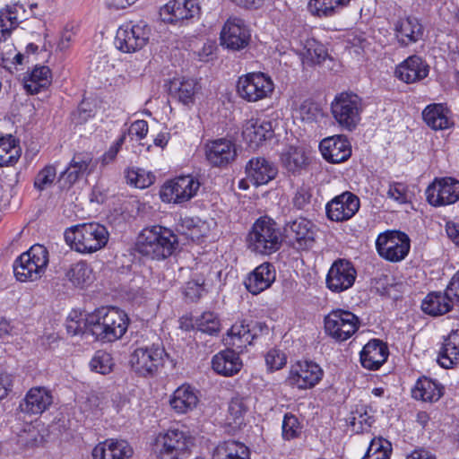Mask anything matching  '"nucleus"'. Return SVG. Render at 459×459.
Wrapping results in <instances>:
<instances>
[{
  "mask_svg": "<svg viewBox=\"0 0 459 459\" xmlns=\"http://www.w3.org/2000/svg\"><path fill=\"white\" fill-rule=\"evenodd\" d=\"M239 96L250 102L268 97L273 91V82L263 73H251L241 76L238 82Z\"/></svg>",
  "mask_w": 459,
  "mask_h": 459,
  "instance_id": "nucleus-14",
  "label": "nucleus"
},
{
  "mask_svg": "<svg viewBox=\"0 0 459 459\" xmlns=\"http://www.w3.org/2000/svg\"><path fill=\"white\" fill-rule=\"evenodd\" d=\"M444 386L431 378L422 377L418 379L412 389V396L423 402L436 403L444 394Z\"/></svg>",
  "mask_w": 459,
  "mask_h": 459,
  "instance_id": "nucleus-33",
  "label": "nucleus"
},
{
  "mask_svg": "<svg viewBox=\"0 0 459 459\" xmlns=\"http://www.w3.org/2000/svg\"><path fill=\"white\" fill-rule=\"evenodd\" d=\"M205 156L213 167L223 168L232 163L237 157V147L233 141L220 138L205 144Z\"/></svg>",
  "mask_w": 459,
  "mask_h": 459,
  "instance_id": "nucleus-21",
  "label": "nucleus"
},
{
  "mask_svg": "<svg viewBox=\"0 0 459 459\" xmlns=\"http://www.w3.org/2000/svg\"><path fill=\"white\" fill-rule=\"evenodd\" d=\"M351 0H310L308 9L317 17H331L339 13Z\"/></svg>",
  "mask_w": 459,
  "mask_h": 459,
  "instance_id": "nucleus-41",
  "label": "nucleus"
},
{
  "mask_svg": "<svg viewBox=\"0 0 459 459\" xmlns=\"http://www.w3.org/2000/svg\"><path fill=\"white\" fill-rule=\"evenodd\" d=\"M165 350L159 344L139 347L130 355L131 369L140 377H153L163 366Z\"/></svg>",
  "mask_w": 459,
  "mask_h": 459,
  "instance_id": "nucleus-10",
  "label": "nucleus"
},
{
  "mask_svg": "<svg viewBox=\"0 0 459 459\" xmlns=\"http://www.w3.org/2000/svg\"><path fill=\"white\" fill-rule=\"evenodd\" d=\"M93 459H114L112 449L108 440L99 444L92 451Z\"/></svg>",
  "mask_w": 459,
  "mask_h": 459,
  "instance_id": "nucleus-64",
  "label": "nucleus"
},
{
  "mask_svg": "<svg viewBox=\"0 0 459 459\" xmlns=\"http://www.w3.org/2000/svg\"><path fill=\"white\" fill-rule=\"evenodd\" d=\"M200 186L199 180L194 176L177 177L162 186L160 198L164 202L182 204L195 197Z\"/></svg>",
  "mask_w": 459,
  "mask_h": 459,
  "instance_id": "nucleus-13",
  "label": "nucleus"
},
{
  "mask_svg": "<svg viewBox=\"0 0 459 459\" xmlns=\"http://www.w3.org/2000/svg\"><path fill=\"white\" fill-rule=\"evenodd\" d=\"M74 29L75 27L73 24H66L64 27L57 42V48L60 51H65L71 47L76 34Z\"/></svg>",
  "mask_w": 459,
  "mask_h": 459,
  "instance_id": "nucleus-59",
  "label": "nucleus"
},
{
  "mask_svg": "<svg viewBox=\"0 0 459 459\" xmlns=\"http://www.w3.org/2000/svg\"><path fill=\"white\" fill-rule=\"evenodd\" d=\"M323 377V370L313 361H297L291 365L286 383L300 390L314 387Z\"/></svg>",
  "mask_w": 459,
  "mask_h": 459,
  "instance_id": "nucleus-17",
  "label": "nucleus"
},
{
  "mask_svg": "<svg viewBox=\"0 0 459 459\" xmlns=\"http://www.w3.org/2000/svg\"><path fill=\"white\" fill-rule=\"evenodd\" d=\"M283 233L289 247L299 252L308 251L316 244L317 228L310 220L299 217L288 221Z\"/></svg>",
  "mask_w": 459,
  "mask_h": 459,
  "instance_id": "nucleus-9",
  "label": "nucleus"
},
{
  "mask_svg": "<svg viewBox=\"0 0 459 459\" xmlns=\"http://www.w3.org/2000/svg\"><path fill=\"white\" fill-rule=\"evenodd\" d=\"M273 135V121L265 117H252L243 126V139L250 147H257Z\"/></svg>",
  "mask_w": 459,
  "mask_h": 459,
  "instance_id": "nucleus-23",
  "label": "nucleus"
},
{
  "mask_svg": "<svg viewBox=\"0 0 459 459\" xmlns=\"http://www.w3.org/2000/svg\"><path fill=\"white\" fill-rule=\"evenodd\" d=\"M56 178V169L53 165L45 166L36 176L34 186L39 191L49 187Z\"/></svg>",
  "mask_w": 459,
  "mask_h": 459,
  "instance_id": "nucleus-52",
  "label": "nucleus"
},
{
  "mask_svg": "<svg viewBox=\"0 0 459 459\" xmlns=\"http://www.w3.org/2000/svg\"><path fill=\"white\" fill-rule=\"evenodd\" d=\"M357 277L353 264L345 259L333 262L326 275V287L333 292L340 293L350 289Z\"/></svg>",
  "mask_w": 459,
  "mask_h": 459,
  "instance_id": "nucleus-18",
  "label": "nucleus"
},
{
  "mask_svg": "<svg viewBox=\"0 0 459 459\" xmlns=\"http://www.w3.org/2000/svg\"><path fill=\"white\" fill-rule=\"evenodd\" d=\"M113 365L111 355L104 351H96L90 362L91 370L102 375L111 372Z\"/></svg>",
  "mask_w": 459,
  "mask_h": 459,
  "instance_id": "nucleus-48",
  "label": "nucleus"
},
{
  "mask_svg": "<svg viewBox=\"0 0 459 459\" xmlns=\"http://www.w3.org/2000/svg\"><path fill=\"white\" fill-rule=\"evenodd\" d=\"M387 197L402 204H407L409 202L407 186L401 182L391 183L387 191Z\"/></svg>",
  "mask_w": 459,
  "mask_h": 459,
  "instance_id": "nucleus-56",
  "label": "nucleus"
},
{
  "mask_svg": "<svg viewBox=\"0 0 459 459\" xmlns=\"http://www.w3.org/2000/svg\"><path fill=\"white\" fill-rule=\"evenodd\" d=\"M311 196L310 188L308 186H302L297 190L293 197V205L297 209H304L310 203Z\"/></svg>",
  "mask_w": 459,
  "mask_h": 459,
  "instance_id": "nucleus-60",
  "label": "nucleus"
},
{
  "mask_svg": "<svg viewBox=\"0 0 459 459\" xmlns=\"http://www.w3.org/2000/svg\"><path fill=\"white\" fill-rule=\"evenodd\" d=\"M212 367L217 374L231 377L240 371L242 361L238 352L231 349H227L213 356Z\"/></svg>",
  "mask_w": 459,
  "mask_h": 459,
  "instance_id": "nucleus-29",
  "label": "nucleus"
},
{
  "mask_svg": "<svg viewBox=\"0 0 459 459\" xmlns=\"http://www.w3.org/2000/svg\"><path fill=\"white\" fill-rule=\"evenodd\" d=\"M51 83V72L48 66H36L27 79L23 87L30 94H37Z\"/></svg>",
  "mask_w": 459,
  "mask_h": 459,
  "instance_id": "nucleus-38",
  "label": "nucleus"
},
{
  "mask_svg": "<svg viewBox=\"0 0 459 459\" xmlns=\"http://www.w3.org/2000/svg\"><path fill=\"white\" fill-rule=\"evenodd\" d=\"M452 299L447 291L431 292L426 296L421 304L422 310L431 316H441L449 312L452 308Z\"/></svg>",
  "mask_w": 459,
  "mask_h": 459,
  "instance_id": "nucleus-36",
  "label": "nucleus"
},
{
  "mask_svg": "<svg viewBox=\"0 0 459 459\" xmlns=\"http://www.w3.org/2000/svg\"><path fill=\"white\" fill-rule=\"evenodd\" d=\"M392 453L391 443L383 438H374L362 459H389Z\"/></svg>",
  "mask_w": 459,
  "mask_h": 459,
  "instance_id": "nucleus-47",
  "label": "nucleus"
},
{
  "mask_svg": "<svg viewBox=\"0 0 459 459\" xmlns=\"http://www.w3.org/2000/svg\"><path fill=\"white\" fill-rule=\"evenodd\" d=\"M48 263L49 254L47 247L35 244L14 261L13 273L19 281H35L44 275Z\"/></svg>",
  "mask_w": 459,
  "mask_h": 459,
  "instance_id": "nucleus-4",
  "label": "nucleus"
},
{
  "mask_svg": "<svg viewBox=\"0 0 459 459\" xmlns=\"http://www.w3.org/2000/svg\"><path fill=\"white\" fill-rule=\"evenodd\" d=\"M92 157L88 152L75 153L68 167L60 174L59 181H64L65 186H71L88 170Z\"/></svg>",
  "mask_w": 459,
  "mask_h": 459,
  "instance_id": "nucleus-30",
  "label": "nucleus"
},
{
  "mask_svg": "<svg viewBox=\"0 0 459 459\" xmlns=\"http://www.w3.org/2000/svg\"><path fill=\"white\" fill-rule=\"evenodd\" d=\"M281 428L282 437L285 440H291L299 437L302 429L298 418L291 413L284 415Z\"/></svg>",
  "mask_w": 459,
  "mask_h": 459,
  "instance_id": "nucleus-49",
  "label": "nucleus"
},
{
  "mask_svg": "<svg viewBox=\"0 0 459 459\" xmlns=\"http://www.w3.org/2000/svg\"><path fill=\"white\" fill-rule=\"evenodd\" d=\"M53 403L51 393L45 387L30 388L20 403L22 412L30 415L43 413Z\"/></svg>",
  "mask_w": 459,
  "mask_h": 459,
  "instance_id": "nucleus-26",
  "label": "nucleus"
},
{
  "mask_svg": "<svg viewBox=\"0 0 459 459\" xmlns=\"http://www.w3.org/2000/svg\"><path fill=\"white\" fill-rule=\"evenodd\" d=\"M389 355L387 345L378 339H372L364 345L359 353L361 366L368 370H377Z\"/></svg>",
  "mask_w": 459,
  "mask_h": 459,
  "instance_id": "nucleus-27",
  "label": "nucleus"
},
{
  "mask_svg": "<svg viewBox=\"0 0 459 459\" xmlns=\"http://www.w3.org/2000/svg\"><path fill=\"white\" fill-rule=\"evenodd\" d=\"M126 133H124L117 140V142L112 146H110L108 151L104 153V155L102 156V162L104 164H108L109 162H111L115 160V158L117 157V155L119 152L120 147L126 141Z\"/></svg>",
  "mask_w": 459,
  "mask_h": 459,
  "instance_id": "nucleus-63",
  "label": "nucleus"
},
{
  "mask_svg": "<svg viewBox=\"0 0 459 459\" xmlns=\"http://www.w3.org/2000/svg\"><path fill=\"white\" fill-rule=\"evenodd\" d=\"M376 247L381 257L395 263L403 260L407 256L411 241L403 232L387 230L378 235Z\"/></svg>",
  "mask_w": 459,
  "mask_h": 459,
  "instance_id": "nucleus-12",
  "label": "nucleus"
},
{
  "mask_svg": "<svg viewBox=\"0 0 459 459\" xmlns=\"http://www.w3.org/2000/svg\"><path fill=\"white\" fill-rule=\"evenodd\" d=\"M226 342L229 345L242 349L247 344H251V335L248 325L245 321L234 324L228 331Z\"/></svg>",
  "mask_w": 459,
  "mask_h": 459,
  "instance_id": "nucleus-44",
  "label": "nucleus"
},
{
  "mask_svg": "<svg viewBox=\"0 0 459 459\" xmlns=\"http://www.w3.org/2000/svg\"><path fill=\"white\" fill-rule=\"evenodd\" d=\"M320 152L325 160L331 163H341L351 155V146L345 136L334 135L321 141Z\"/></svg>",
  "mask_w": 459,
  "mask_h": 459,
  "instance_id": "nucleus-24",
  "label": "nucleus"
},
{
  "mask_svg": "<svg viewBox=\"0 0 459 459\" xmlns=\"http://www.w3.org/2000/svg\"><path fill=\"white\" fill-rule=\"evenodd\" d=\"M324 324L326 334L337 342H344L359 330L360 319L349 310L334 309L325 317Z\"/></svg>",
  "mask_w": 459,
  "mask_h": 459,
  "instance_id": "nucleus-11",
  "label": "nucleus"
},
{
  "mask_svg": "<svg viewBox=\"0 0 459 459\" xmlns=\"http://www.w3.org/2000/svg\"><path fill=\"white\" fill-rule=\"evenodd\" d=\"M216 49L217 46L214 42L207 41L195 54L200 61L208 62L213 59Z\"/></svg>",
  "mask_w": 459,
  "mask_h": 459,
  "instance_id": "nucleus-62",
  "label": "nucleus"
},
{
  "mask_svg": "<svg viewBox=\"0 0 459 459\" xmlns=\"http://www.w3.org/2000/svg\"><path fill=\"white\" fill-rule=\"evenodd\" d=\"M151 28L143 21L127 22L119 26L115 45L124 53H134L143 49L151 37Z\"/></svg>",
  "mask_w": 459,
  "mask_h": 459,
  "instance_id": "nucleus-8",
  "label": "nucleus"
},
{
  "mask_svg": "<svg viewBox=\"0 0 459 459\" xmlns=\"http://www.w3.org/2000/svg\"><path fill=\"white\" fill-rule=\"evenodd\" d=\"M127 315L116 307H101L87 315L86 325L96 340L113 342L121 338L128 327Z\"/></svg>",
  "mask_w": 459,
  "mask_h": 459,
  "instance_id": "nucleus-1",
  "label": "nucleus"
},
{
  "mask_svg": "<svg viewBox=\"0 0 459 459\" xmlns=\"http://www.w3.org/2000/svg\"><path fill=\"white\" fill-rule=\"evenodd\" d=\"M195 446V437L186 430L169 429L156 437L155 452L161 459H180Z\"/></svg>",
  "mask_w": 459,
  "mask_h": 459,
  "instance_id": "nucleus-7",
  "label": "nucleus"
},
{
  "mask_svg": "<svg viewBox=\"0 0 459 459\" xmlns=\"http://www.w3.org/2000/svg\"><path fill=\"white\" fill-rule=\"evenodd\" d=\"M245 172L250 183L258 186L273 180L276 177L278 169L273 162L265 158L255 157L247 163Z\"/></svg>",
  "mask_w": 459,
  "mask_h": 459,
  "instance_id": "nucleus-25",
  "label": "nucleus"
},
{
  "mask_svg": "<svg viewBox=\"0 0 459 459\" xmlns=\"http://www.w3.org/2000/svg\"><path fill=\"white\" fill-rule=\"evenodd\" d=\"M24 13L25 9L19 4L0 10V42L11 36L12 30L24 19Z\"/></svg>",
  "mask_w": 459,
  "mask_h": 459,
  "instance_id": "nucleus-31",
  "label": "nucleus"
},
{
  "mask_svg": "<svg viewBox=\"0 0 459 459\" xmlns=\"http://www.w3.org/2000/svg\"><path fill=\"white\" fill-rule=\"evenodd\" d=\"M282 235L276 223L268 217L259 218L248 233V247L261 255H271L281 247Z\"/></svg>",
  "mask_w": 459,
  "mask_h": 459,
  "instance_id": "nucleus-5",
  "label": "nucleus"
},
{
  "mask_svg": "<svg viewBox=\"0 0 459 459\" xmlns=\"http://www.w3.org/2000/svg\"><path fill=\"white\" fill-rule=\"evenodd\" d=\"M425 194L428 203L435 207L455 204L459 200V181L450 177L435 178Z\"/></svg>",
  "mask_w": 459,
  "mask_h": 459,
  "instance_id": "nucleus-15",
  "label": "nucleus"
},
{
  "mask_svg": "<svg viewBox=\"0 0 459 459\" xmlns=\"http://www.w3.org/2000/svg\"><path fill=\"white\" fill-rule=\"evenodd\" d=\"M251 33L244 20L230 17L220 34L221 45L227 49L239 51L248 46Z\"/></svg>",
  "mask_w": 459,
  "mask_h": 459,
  "instance_id": "nucleus-16",
  "label": "nucleus"
},
{
  "mask_svg": "<svg viewBox=\"0 0 459 459\" xmlns=\"http://www.w3.org/2000/svg\"><path fill=\"white\" fill-rule=\"evenodd\" d=\"M87 315L77 314L74 312L70 314L69 320L66 324V330L72 335H77L81 333H90V326L86 325Z\"/></svg>",
  "mask_w": 459,
  "mask_h": 459,
  "instance_id": "nucleus-51",
  "label": "nucleus"
},
{
  "mask_svg": "<svg viewBox=\"0 0 459 459\" xmlns=\"http://www.w3.org/2000/svg\"><path fill=\"white\" fill-rule=\"evenodd\" d=\"M199 90L198 82L191 78L175 79L169 86L171 97L184 105L193 104Z\"/></svg>",
  "mask_w": 459,
  "mask_h": 459,
  "instance_id": "nucleus-32",
  "label": "nucleus"
},
{
  "mask_svg": "<svg viewBox=\"0 0 459 459\" xmlns=\"http://www.w3.org/2000/svg\"><path fill=\"white\" fill-rule=\"evenodd\" d=\"M281 161L289 172L296 173L304 168L307 157L301 149L290 147L282 154Z\"/></svg>",
  "mask_w": 459,
  "mask_h": 459,
  "instance_id": "nucleus-46",
  "label": "nucleus"
},
{
  "mask_svg": "<svg viewBox=\"0 0 459 459\" xmlns=\"http://www.w3.org/2000/svg\"><path fill=\"white\" fill-rule=\"evenodd\" d=\"M148 133V124L144 120H136L131 124L127 130V134L133 138L135 136L138 140L143 139Z\"/></svg>",
  "mask_w": 459,
  "mask_h": 459,
  "instance_id": "nucleus-61",
  "label": "nucleus"
},
{
  "mask_svg": "<svg viewBox=\"0 0 459 459\" xmlns=\"http://www.w3.org/2000/svg\"><path fill=\"white\" fill-rule=\"evenodd\" d=\"M285 354L280 350L272 349L265 356V362L271 370H279L286 364Z\"/></svg>",
  "mask_w": 459,
  "mask_h": 459,
  "instance_id": "nucleus-57",
  "label": "nucleus"
},
{
  "mask_svg": "<svg viewBox=\"0 0 459 459\" xmlns=\"http://www.w3.org/2000/svg\"><path fill=\"white\" fill-rule=\"evenodd\" d=\"M429 74V65L417 55L407 57L394 71L395 76L405 83H415L425 79Z\"/></svg>",
  "mask_w": 459,
  "mask_h": 459,
  "instance_id": "nucleus-22",
  "label": "nucleus"
},
{
  "mask_svg": "<svg viewBox=\"0 0 459 459\" xmlns=\"http://www.w3.org/2000/svg\"><path fill=\"white\" fill-rule=\"evenodd\" d=\"M359 209V197L349 191L335 196L325 206L327 218L336 222L351 219Z\"/></svg>",
  "mask_w": 459,
  "mask_h": 459,
  "instance_id": "nucleus-19",
  "label": "nucleus"
},
{
  "mask_svg": "<svg viewBox=\"0 0 459 459\" xmlns=\"http://www.w3.org/2000/svg\"><path fill=\"white\" fill-rule=\"evenodd\" d=\"M65 277L73 285L82 288L92 281V270L86 262L80 261L70 265Z\"/></svg>",
  "mask_w": 459,
  "mask_h": 459,
  "instance_id": "nucleus-42",
  "label": "nucleus"
},
{
  "mask_svg": "<svg viewBox=\"0 0 459 459\" xmlns=\"http://www.w3.org/2000/svg\"><path fill=\"white\" fill-rule=\"evenodd\" d=\"M248 407L242 397H233L229 404L227 421L230 425L239 428L245 423V415Z\"/></svg>",
  "mask_w": 459,
  "mask_h": 459,
  "instance_id": "nucleus-45",
  "label": "nucleus"
},
{
  "mask_svg": "<svg viewBox=\"0 0 459 459\" xmlns=\"http://www.w3.org/2000/svg\"><path fill=\"white\" fill-rule=\"evenodd\" d=\"M373 422V418L367 413L364 408L357 409L352 412L351 425L353 426L357 432L367 430Z\"/></svg>",
  "mask_w": 459,
  "mask_h": 459,
  "instance_id": "nucleus-53",
  "label": "nucleus"
},
{
  "mask_svg": "<svg viewBox=\"0 0 459 459\" xmlns=\"http://www.w3.org/2000/svg\"><path fill=\"white\" fill-rule=\"evenodd\" d=\"M299 114L303 121L313 122L321 116L322 110L317 104L307 100L299 106Z\"/></svg>",
  "mask_w": 459,
  "mask_h": 459,
  "instance_id": "nucleus-54",
  "label": "nucleus"
},
{
  "mask_svg": "<svg viewBox=\"0 0 459 459\" xmlns=\"http://www.w3.org/2000/svg\"><path fill=\"white\" fill-rule=\"evenodd\" d=\"M178 245V239L173 231L161 226L143 230L136 243L140 254L157 260L172 255Z\"/></svg>",
  "mask_w": 459,
  "mask_h": 459,
  "instance_id": "nucleus-2",
  "label": "nucleus"
},
{
  "mask_svg": "<svg viewBox=\"0 0 459 459\" xmlns=\"http://www.w3.org/2000/svg\"><path fill=\"white\" fill-rule=\"evenodd\" d=\"M438 362L441 367L449 368L459 363V333H451L445 340L438 355Z\"/></svg>",
  "mask_w": 459,
  "mask_h": 459,
  "instance_id": "nucleus-37",
  "label": "nucleus"
},
{
  "mask_svg": "<svg viewBox=\"0 0 459 459\" xmlns=\"http://www.w3.org/2000/svg\"><path fill=\"white\" fill-rule=\"evenodd\" d=\"M213 459H250V451L245 444L229 440L218 445Z\"/></svg>",
  "mask_w": 459,
  "mask_h": 459,
  "instance_id": "nucleus-39",
  "label": "nucleus"
},
{
  "mask_svg": "<svg viewBox=\"0 0 459 459\" xmlns=\"http://www.w3.org/2000/svg\"><path fill=\"white\" fill-rule=\"evenodd\" d=\"M198 397L195 390L186 385L178 387L170 400L169 404L177 413H186L196 407Z\"/></svg>",
  "mask_w": 459,
  "mask_h": 459,
  "instance_id": "nucleus-34",
  "label": "nucleus"
},
{
  "mask_svg": "<svg viewBox=\"0 0 459 459\" xmlns=\"http://www.w3.org/2000/svg\"><path fill=\"white\" fill-rule=\"evenodd\" d=\"M395 30L399 42L403 46L417 42L423 35V27L414 17L400 20Z\"/></svg>",
  "mask_w": 459,
  "mask_h": 459,
  "instance_id": "nucleus-35",
  "label": "nucleus"
},
{
  "mask_svg": "<svg viewBox=\"0 0 459 459\" xmlns=\"http://www.w3.org/2000/svg\"><path fill=\"white\" fill-rule=\"evenodd\" d=\"M114 459H129L133 455V448L126 440L108 439Z\"/></svg>",
  "mask_w": 459,
  "mask_h": 459,
  "instance_id": "nucleus-55",
  "label": "nucleus"
},
{
  "mask_svg": "<svg viewBox=\"0 0 459 459\" xmlns=\"http://www.w3.org/2000/svg\"><path fill=\"white\" fill-rule=\"evenodd\" d=\"M426 124L434 130L448 128L450 121L446 110L442 104H430L422 112Z\"/></svg>",
  "mask_w": 459,
  "mask_h": 459,
  "instance_id": "nucleus-40",
  "label": "nucleus"
},
{
  "mask_svg": "<svg viewBox=\"0 0 459 459\" xmlns=\"http://www.w3.org/2000/svg\"><path fill=\"white\" fill-rule=\"evenodd\" d=\"M204 279L191 280L187 281L184 287L185 296L191 301L198 299L204 290Z\"/></svg>",
  "mask_w": 459,
  "mask_h": 459,
  "instance_id": "nucleus-58",
  "label": "nucleus"
},
{
  "mask_svg": "<svg viewBox=\"0 0 459 459\" xmlns=\"http://www.w3.org/2000/svg\"><path fill=\"white\" fill-rule=\"evenodd\" d=\"M220 325L217 316L212 312H204L197 320L198 330L211 335L219 333Z\"/></svg>",
  "mask_w": 459,
  "mask_h": 459,
  "instance_id": "nucleus-50",
  "label": "nucleus"
},
{
  "mask_svg": "<svg viewBox=\"0 0 459 459\" xmlns=\"http://www.w3.org/2000/svg\"><path fill=\"white\" fill-rule=\"evenodd\" d=\"M364 105L362 99L351 91L337 94L331 103V112L338 125L352 131L359 124Z\"/></svg>",
  "mask_w": 459,
  "mask_h": 459,
  "instance_id": "nucleus-6",
  "label": "nucleus"
},
{
  "mask_svg": "<svg viewBox=\"0 0 459 459\" xmlns=\"http://www.w3.org/2000/svg\"><path fill=\"white\" fill-rule=\"evenodd\" d=\"M21 155V148L12 134L0 137V166L15 163Z\"/></svg>",
  "mask_w": 459,
  "mask_h": 459,
  "instance_id": "nucleus-43",
  "label": "nucleus"
},
{
  "mask_svg": "<svg viewBox=\"0 0 459 459\" xmlns=\"http://www.w3.org/2000/svg\"><path fill=\"white\" fill-rule=\"evenodd\" d=\"M200 13L197 0H170L160 10V17L163 22L176 24L189 20Z\"/></svg>",
  "mask_w": 459,
  "mask_h": 459,
  "instance_id": "nucleus-20",
  "label": "nucleus"
},
{
  "mask_svg": "<svg viewBox=\"0 0 459 459\" xmlns=\"http://www.w3.org/2000/svg\"><path fill=\"white\" fill-rule=\"evenodd\" d=\"M109 238L105 226L96 223H82L67 229L65 242L79 253H93L103 248Z\"/></svg>",
  "mask_w": 459,
  "mask_h": 459,
  "instance_id": "nucleus-3",
  "label": "nucleus"
},
{
  "mask_svg": "<svg viewBox=\"0 0 459 459\" xmlns=\"http://www.w3.org/2000/svg\"><path fill=\"white\" fill-rule=\"evenodd\" d=\"M275 280V270L272 264L257 266L245 281L246 288L252 294H259L268 289Z\"/></svg>",
  "mask_w": 459,
  "mask_h": 459,
  "instance_id": "nucleus-28",
  "label": "nucleus"
}]
</instances>
